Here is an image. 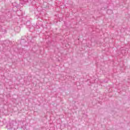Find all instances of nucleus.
<instances>
[{
	"mask_svg": "<svg viewBox=\"0 0 130 130\" xmlns=\"http://www.w3.org/2000/svg\"><path fill=\"white\" fill-rule=\"evenodd\" d=\"M107 14H112V11L111 10H109L107 11Z\"/></svg>",
	"mask_w": 130,
	"mask_h": 130,
	"instance_id": "1",
	"label": "nucleus"
}]
</instances>
